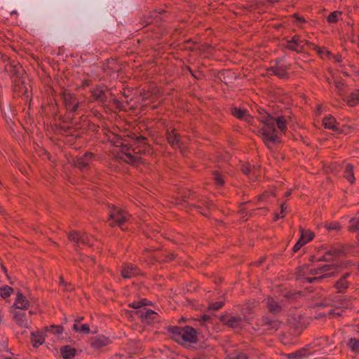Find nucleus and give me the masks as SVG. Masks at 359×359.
<instances>
[{
	"instance_id": "obj_1",
	"label": "nucleus",
	"mask_w": 359,
	"mask_h": 359,
	"mask_svg": "<svg viewBox=\"0 0 359 359\" xmlns=\"http://www.w3.org/2000/svg\"><path fill=\"white\" fill-rule=\"evenodd\" d=\"M325 262L313 266H302L297 272V279L302 283L318 282L320 280L333 276L339 273L343 268V264L337 258H334L331 253L327 254Z\"/></svg>"
},
{
	"instance_id": "obj_2",
	"label": "nucleus",
	"mask_w": 359,
	"mask_h": 359,
	"mask_svg": "<svg viewBox=\"0 0 359 359\" xmlns=\"http://www.w3.org/2000/svg\"><path fill=\"white\" fill-rule=\"evenodd\" d=\"M261 121L264 123L261 131L262 137L265 144L270 147L271 144L277 142L278 140L275 124L281 132L285 133L287 121L284 116L274 118L269 114H266L261 117Z\"/></svg>"
},
{
	"instance_id": "obj_3",
	"label": "nucleus",
	"mask_w": 359,
	"mask_h": 359,
	"mask_svg": "<svg viewBox=\"0 0 359 359\" xmlns=\"http://www.w3.org/2000/svg\"><path fill=\"white\" fill-rule=\"evenodd\" d=\"M168 330L172 334L174 339L179 344L185 345L195 343L197 340L196 331L190 326H170Z\"/></svg>"
},
{
	"instance_id": "obj_4",
	"label": "nucleus",
	"mask_w": 359,
	"mask_h": 359,
	"mask_svg": "<svg viewBox=\"0 0 359 359\" xmlns=\"http://www.w3.org/2000/svg\"><path fill=\"white\" fill-rule=\"evenodd\" d=\"M250 307L245 306L242 310L243 317L239 316H226L223 315L220 317V321L229 327L239 330H241L245 323H248L249 318L247 314L250 313Z\"/></svg>"
},
{
	"instance_id": "obj_5",
	"label": "nucleus",
	"mask_w": 359,
	"mask_h": 359,
	"mask_svg": "<svg viewBox=\"0 0 359 359\" xmlns=\"http://www.w3.org/2000/svg\"><path fill=\"white\" fill-rule=\"evenodd\" d=\"M130 215L124 210L112 205L109 208V222L110 226H118L123 230L124 225L129 222Z\"/></svg>"
},
{
	"instance_id": "obj_6",
	"label": "nucleus",
	"mask_w": 359,
	"mask_h": 359,
	"mask_svg": "<svg viewBox=\"0 0 359 359\" xmlns=\"http://www.w3.org/2000/svg\"><path fill=\"white\" fill-rule=\"evenodd\" d=\"M69 240L74 243L75 246L80 247L81 245H91V238L77 231H71L68 235Z\"/></svg>"
},
{
	"instance_id": "obj_7",
	"label": "nucleus",
	"mask_w": 359,
	"mask_h": 359,
	"mask_svg": "<svg viewBox=\"0 0 359 359\" xmlns=\"http://www.w3.org/2000/svg\"><path fill=\"white\" fill-rule=\"evenodd\" d=\"M334 309L330 310V313L334 316H339L341 315L342 308H347L348 306V301L345 299H339L334 302Z\"/></svg>"
},
{
	"instance_id": "obj_8",
	"label": "nucleus",
	"mask_w": 359,
	"mask_h": 359,
	"mask_svg": "<svg viewBox=\"0 0 359 359\" xmlns=\"http://www.w3.org/2000/svg\"><path fill=\"white\" fill-rule=\"evenodd\" d=\"M167 139L173 148L181 147L182 144H184L180 135L174 130L167 133Z\"/></svg>"
},
{
	"instance_id": "obj_9",
	"label": "nucleus",
	"mask_w": 359,
	"mask_h": 359,
	"mask_svg": "<svg viewBox=\"0 0 359 359\" xmlns=\"http://www.w3.org/2000/svg\"><path fill=\"white\" fill-rule=\"evenodd\" d=\"M140 274V270L131 264H126L124 265L121 275L124 278H130Z\"/></svg>"
},
{
	"instance_id": "obj_10",
	"label": "nucleus",
	"mask_w": 359,
	"mask_h": 359,
	"mask_svg": "<svg viewBox=\"0 0 359 359\" xmlns=\"http://www.w3.org/2000/svg\"><path fill=\"white\" fill-rule=\"evenodd\" d=\"M64 102L65 103L66 107L68 110L71 111H76L79 102L76 100V97L72 94H65L64 95Z\"/></svg>"
},
{
	"instance_id": "obj_11",
	"label": "nucleus",
	"mask_w": 359,
	"mask_h": 359,
	"mask_svg": "<svg viewBox=\"0 0 359 359\" xmlns=\"http://www.w3.org/2000/svg\"><path fill=\"white\" fill-rule=\"evenodd\" d=\"M29 306V302L27 300L21 292H18L17 297L15 299L14 306L15 309L23 310L28 309Z\"/></svg>"
},
{
	"instance_id": "obj_12",
	"label": "nucleus",
	"mask_w": 359,
	"mask_h": 359,
	"mask_svg": "<svg viewBox=\"0 0 359 359\" xmlns=\"http://www.w3.org/2000/svg\"><path fill=\"white\" fill-rule=\"evenodd\" d=\"M137 314L139 317L142 318V320L147 322L154 320L157 317V313L156 312L151 309H147L146 308H143L142 309H139L137 311Z\"/></svg>"
},
{
	"instance_id": "obj_13",
	"label": "nucleus",
	"mask_w": 359,
	"mask_h": 359,
	"mask_svg": "<svg viewBox=\"0 0 359 359\" xmlns=\"http://www.w3.org/2000/svg\"><path fill=\"white\" fill-rule=\"evenodd\" d=\"M93 158V154L86 153L81 157L78 158L75 162L76 166L83 170L88 168L91 159Z\"/></svg>"
},
{
	"instance_id": "obj_14",
	"label": "nucleus",
	"mask_w": 359,
	"mask_h": 359,
	"mask_svg": "<svg viewBox=\"0 0 359 359\" xmlns=\"http://www.w3.org/2000/svg\"><path fill=\"white\" fill-rule=\"evenodd\" d=\"M350 276L349 273H344L342 277L336 283L335 288L339 292H343L346 290L348 285L349 282L346 280V278Z\"/></svg>"
},
{
	"instance_id": "obj_15",
	"label": "nucleus",
	"mask_w": 359,
	"mask_h": 359,
	"mask_svg": "<svg viewBox=\"0 0 359 359\" xmlns=\"http://www.w3.org/2000/svg\"><path fill=\"white\" fill-rule=\"evenodd\" d=\"M111 342L110 339L104 336H98L92 339V346L95 348H100L108 345Z\"/></svg>"
},
{
	"instance_id": "obj_16",
	"label": "nucleus",
	"mask_w": 359,
	"mask_h": 359,
	"mask_svg": "<svg viewBox=\"0 0 359 359\" xmlns=\"http://www.w3.org/2000/svg\"><path fill=\"white\" fill-rule=\"evenodd\" d=\"M231 113L233 116L241 120L250 121V119L251 118L247 110L244 109L233 107L231 110Z\"/></svg>"
},
{
	"instance_id": "obj_17",
	"label": "nucleus",
	"mask_w": 359,
	"mask_h": 359,
	"mask_svg": "<svg viewBox=\"0 0 359 359\" xmlns=\"http://www.w3.org/2000/svg\"><path fill=\"white\" fill-rule=\"evenodd\" d=\"M323 123L325 128L333 131H337L339 130V123L337 122L336 119L331 116L325 117L323 118Z\"/></svg>"
},
{
	"instance_id": "obj_18",
	"label": "nucleus",
	"mask_w": 359,
	"mask_h": 359,
	"mask_svg": "<svg viewBox=\"0 0 359 359\" xmlns=\"http://www.w3.org/2000/svg\"><path fill=\"white\" fill-rule=\"evenodd\" d=\"M73 330L81 334H88L90 332V326L88 324H81L79 322H74L73 325Z\"/></svg>"
},
{
	"instance_id": "obj_19",
	"label": "nucleus",
	"mask_w": 359,
	"mask_h": 359,
	"mask_svg": "<svg viewBox=\"0 0 359 359\" xmlns=\"http://www.w3.org/2000/svg\"><path fill=\"white\" fill-rule=\"evenodd\" d=\"M13 317L16 323L20 326H27V323L25 319V313L18 309H13Z\"/></svg>"
},
{
	"instance_id": "obj_20",
	"label": "nucleus",
	"mask_w": 359,
	"mask_h": 359,
	"mask_svg": "<svg viewBox=\"0 0 359 359\" xmlns=\"http://www.w3.org/2000/svg\"><path fill=\"white\" fill-rule=\"evenodd\" d=\"M344 100L351 107L356 105L359 102V90H355L349 95L346 96Z\"/></svg>"
},
{
	"instance_id": "obj_21",
	"label": "nucleus",
	"mask_w": 359,
	"mask_h": 359,
	"mask_svg": "<svg viewBox=\"0 0 359 359\" xmlns=\"http://www.w3.org/2000/svg\"><path fill=\"white\" fill-rule=\"evenodd\" d=\"M271 72L273 74L281 79H284L287 76L286 67L282 64H278L276 67H273Z\"/></svg>"
},
{
	"instance_id": "obj_22",
	"label": "nucleus",
	"mask_w": 359,
	"mask_h": 359,
	"mask_svg": "<svg viewBox=\"0 0 359 359\" xmlns=\"http://www.w3.org/2000/svg\"><path fill=\"white\" fill-rule=\"evenodd\" d=\"M61 355L65 359H70L75 355V349L70 346H65L60 349Z\"/></svg>"
},
{
	"instance_id": "obj_23",
	"label": "nucleus",
	"mask_w": 359,
	"mask_h": 359,
	"mask_svg": "<svg viewBox=\"0 0 359 359\" xmlns=\"http://www.w3.org/2000/svg\"><path fill=\"white\" fill-rule=\"evenodd\" d=\"M92 94L94 98L100 102H104L107 100L104 91L100 88L94 89L92 91Z\"/></svg>"
},
{
	"instance_id": "obj_24",
	"label": "nucleus",
	"mask_w": 359,
	"mask_h": 359,
	"mask_svg": "<svg viewBox=\"0 0 359 359\" xmlns=\"http://www.w3.org/2000/svg\"><path fill=\"white\" fill-rule=\"evenodd\" d=\"M267 306L269 311L273 313H278L281 310V306L273 299H267Z\"/></svg>"
},
{
	"instance_id": "obj_25",
	"label": "nucleus",
	"mask_w": 359,
	"mask_h": 359,
	"mask_svg": "<svg viewBox=\"0 0 359 359\" xmlns=\"http://www.w3.org/2000/svg\"><path fill=\"white\" fill-rule=\"evenodd\" d=\"M344 175L345 177L351 182L353 183L354 182V175L353 171V166L351 164H346L344 166Z\"/></svg>"
},
{
	"instance_id": "obj_26",
	"label": "nucleus",
	"mask_w": 359,
	"mask_h": 359,
	"mask_svg": "<svg viewBox=\"0 0 359 359\" xmlns=\"http://www.w3.org/2000/svg\"><path fill=\"white\" fill-rule=\"evenodd\" d=\"M347 346L353 352L359 353V339H349L347 342Z\"/></svg>"
},
{
	"instance_id": "obj_27",
	"label": "nucleus",
	"mask_w": 359,
	"mask_h": 359,
	"mask_svg": "<svg viewBox=\"0 0 359 359\" xmlns=\"http://www.w3.org/2000/svg\"><path fill=\"white\" fill-rule=\"evenodd\" d=\"M301 236L299 238L300 241H305V244L309 241L312 240L313 238V233L308 230H304L302 229H300Z\"/></svg>"
},
{
	"instance_id": "obj_28",
	"label": "nucleus",
	"mask_w": 359,
	"mask_h": 359,
	"mask_svg": "<svg viewBox=\"0 0 359 359\" xmlns=\"http://www.w3.org/2000/svg\"><path fill=\"white\" fill-rule=\"evenodd\" d=\"M307 357V351L306 350H299L298 351L288 354L289 359H302Z\"/></svg>"
},
{
	"instance_id": "obj_29",
	"label": "nucleus",
	"mask_w": 359,
	"mask_h": 359,
	"mask_svg": "<svg viewBox=\"0 0 359 359\" xmlns=\"http://www.w3.org/2000/svg\"><path fill=\"white\" fill-rule=\"evenodd\" d=\"M13 291V288H11L8 285H4L1 287H0V296L2 298L6 299L11 296Z\"/></svg>"
},
{
	"instance_id": "obj_30",
	"label": "nucleus",
	"mask_w": 359,
	"mask_h": 359,
	"mask_svg": "<svg viewBox=\"0 0 359 359\" xmlns=\"http://www.w3.org/2000/svg\"><path fill=\"white\" fill-rule=\"evenodd\" d=\"M341 15V12L337 11H334L327 16V20L330 23H335L339 20Z\"/></svg>"
},
{
	"instance_id": "obj_31",
	"label": "nucleus",
	"mask_w": 359,
	"mask_h": 359,
	"mask_svg": "<svg viewBox=\"0 0 359 359\" xmlns=\"http://www.w3.org/2000/svg\"><path fill=\"white\" fill-rule=\"evenodd\" d=\"M32 341L34 346L36 347L43 343L44 337L42 335H35L32 334Z\"/></svg>"
},
{
	"instance_id": "obj_32",
	"label": "nucleus",
	"mask_w": 359,
	"mask_h": 359,
	"mask_svg": "<svg viewBox=\"0 0 359 359\" xmlns=\"http://www.w3.org/2000/svg\"><path fill=\"white\" fill-rule=\"evenodd\" d=\"M62 332L63 329L62 327L55 325L50 326L47 330V333H53L55 335H60Z\"/></svg>"
},
{
	"instance_id": "obj_33",
	"label": "nucleus",
	"mask_w": 359,
	"mask_h": 359,
	"mask_svg": "<svg viewBox=\"0 0 359 359\" xmlns=\"http://www.w3.org/2000/svg\"><path fill=\"white\" fill-rule=\"evenodd\" d=\"M349 229L352 231H358V234H359V220L355 218H352L350 220Z\"/></svg>"
},
{
	"instance_id": "obj_34",
	"label": "nucleus",
	"mask_w": 359,
	"mask_h": 359,
	"mask_svg": "<svg viewBox=\"0 0 359 359\" xmlns=\"http://www.w3.org/2000/svg\"><path fill=\"white\" fill-rule=\"evenodd\" d=\"M266 325L268 327V329L276 330L278 329L280 323L276 320H269L266 322Z\"/></svg>"
},
{
	"instance_id": "obj_35",
	"label": "nucleus",
	"mask_w": 359,
	"mask_h": 359,
	"mask_svg": "<svg viewBox=\"0 0 359 359\" xmlns=\"http://www.w3.org/2000/svg\"><path fill=\"white\" fill-rule=\"evenodd\" d=\"M145 305L144 300H140V301H134L133 302L130 303L129 306L133 309H142L143 306Z\"/></svg>"
},
{
	"instance_id": "obj_36",
	"label": "nucleus",
	"mask_w": 359,
	"mask_h": 359,
	"mask_svg": "<svg viewBox=\"0 0 359 359\" xmlns=\"http://www.w3.org/2000/svg\"><path fill=\"white\" fill-rule=\"evenodd\" d=\"M226 359H247V357L242 353H233L229 355Z\"/></svg>"
},
{
	"instance_id": "obj_37",
	"label": "nucleus",
	"mask_w": 359,
	"mask_h": 359,
	"mask_svg": "<svg viewBox=\"0 0 359 359\" xmlns=\"http://www.w3.org/2000/svg\"><path fill=\"white\" fill-rule=\"evenodd\" d=\"M243 172L248 175L250 178L252 177L255 175L256 170L255 169L251 168L250 167H245L243 169Z\"/></svg>"
},
{
	"instance_id": "obj_38",
	"label": "nucleus",
	"mask_w": 359,
	"mask_h": 359,
	"mask_svg": "<svg viewBox=\"0 0 359 359\" xmlns=\"http://www.w3.org/2000/svg\"><path fill=\"white\" fill-rule=\"evenodd\" d=\"M287 46L290 50H295V51H299L301 49L299 46L296 45L294 43V40L293 39L287 41Z\"/></svg>"
},
{
	"instance_id": "obj_39",
	"label": "nucleus",
	"mask_w": 359,
	"mask_h": 359,
	"mask_svg": "<svg viewBox=\"0 0 359 359\" xmlns=\"http://www.w3.org/2000/svg\"><path fill=\"white\" fill-rule=\"evenodd\" d=\"M327 229L328 230L338 231L340 229V225L337 222L331 223L327 225Z\"/></svg>"
},
{
	"instance_id": "obj_40",
	"label": "nucleus",
	"mask_w": 359,
	"mask_h": 359,
	"mask_svg": "<svg viewBox=\"0 0 359 359\" xmlns=\"http://www.w3.org/2000/svg\"><path fill=\"white\" fill-rule=\"evenodd\" d=\"M222 306H223L222 302H217L215 303H212L210 306V309L215 311V310L220 309Z\"/></svg>"
},
{
	"instance_id": "obj_41",
	"label": "nucleus",
	"mask_w": 359,
	"mask_h": 359,
	"mask_svg": "<svg viewBox=\"0 0 359 359\" xmlns=\"http://www.w3.org/2000/svg\"><path fill=\"white\" fill-rule=\"evenodd\" d=\"M304 245H305V241H302L299 239L293 247V251L297 252Z\"/></svg>"
},
{
	"instance_id": "obj_42",
	"label": "nucleus",
	"mask_w": 359,
	"mask_h": 359,
	"mask_svg": "<svg viewBox=\"0 0 359 359\" xmlns=\"http://www.w3.org/2000/svg\"><path fill=\"white\" fill-rule=\"evenodd\" d=\"M125 161L130 163H133L136 161V157L131 154H127L126 155Z\"/></svg>"
},
{
	"instance_id": "obj_43",
	"label": "nucleus",
	"mask_w": 359,
	"mask_h": 359,
	"mask_svg": "<svg viewBox=\"0 0 359 359\" xmlns=\"http://www.w3.org/2000/svg\"><path fill=\"white\" fill-rule=\"evenodd\" d=\"M215 181L217 184L218 185H222L224 183L223 179L222 176L219 174H215L214 176Z\"/></svg>"
},
{
	"instance_id": "obj_44",
	"label": "nucleus",
	"mask_w": 359,
	"mask_h": 359,
	"mask_svg": "<svg viewBox=\"0 0 359 359\" xmlns=\"http://www.w3.org/2000/svg\"><path fill=\"white\" fill-rule=\"evenodd\" d=\"M292 39L294 40V43L299 46L300 48H302V43L303 42V41L300 39L299 36H294Z\"/></svg>"
},
{
	"instance_id": "obj_45",
	"label": "nucleus",
	"mask_w": 359,
	"mask_h": 359,
	"mask_svg": "<svg viewBox=\"0 0 359 359\" xmlns=\"http://www.w3.org/2000/svg\"><path fill=\"white\" fill-rule=\"evenodd\" d=\"M298 294H300V293L299 292ZM297 295V294H285V296L290 299H294L296 298V296Z\"/></svg>"
},
{
	"instance_id": "obj_46",
	"label": "nucleus",
	"mask_w": 359,
	"mask_h": 359,
	"mask_svg": "<svg viewBox=\"0 0 359 359\" xmlns=\"http://www.w3.org/2000/svg\"><path fill=\"white\" fill-rule=\"evenodd\" d=\"M280 208H281V213H283L287 208V205L285 203H283L281 205Z\"/></svg>"
},
{
	"instance_id": "obj_47",
	"label": "nucleus",
	"mask_w": 359,
	"mask_h": 359,
	"mask_svg": "<svg viewBox=\"0 0 359 359\" xmlns=\"http://www.w3.org/2000/svg\"><path fill=\"white\" fill-rule=\"evenodd\" d=\"M319 53L320 54L321 56H323V54H325V53L329 54V53L327 50H324V49L322 50H319Z\"/></svg>"
},
{
	"instance_id": "obj_48",
	"label": "nucleus",
	"mask_w": 359,
	"mask_h": 359,
	"mask_svg": "<svg viewBox=\"0 0 359 359\" xmlns=\"http://www.w3.org/2000/svg\"><path fill=\"white\" fill-rule=\"evenodd\" d=\"M209 319H210V318H209L208 316H204L203 317L202 320H203V322H206V321H208Z\"/></svg>"
},
{
	"instance_id": "obj_49",
	"label": "nucleus",
	"mask_w": 359,
	"mask_h": 359,
	"mask_svg": "<svg viewBox=\"0 0 359 359\" xmlns=\"http://www.w3.org/2000/svg\"><path fill=\"white\" fill-rule=\"evenodd\" d=\"M297 20L298 22H304V19H302V18H297Z\"/></svg>"
},
{
	"instance_id": "obj_50",
	"label": "nucleus",
	"mask_w": 359,
	"mask_h": 359,
	"mask_svg": "<svg viewBox=\"0 0 359 359\" xmlns=\"http://www.w3.org/2000/svg\"><path fill=\"white\" fill-rule=\"evenodd\" d=\"M354 43H356L359 46V36H357V39L354 41Z\"/></svg>"
},
{
	"instance_id": "obj_51",
	"label": "nucleus",
	"mask_w": 359,
	"mask_h": 359,
	"mask_svg": "<svg viewBox=\"0 0 359 359\" xmlns=\"http://www.w3.org/2000/svg\"><path fill=\"white\" fill-rule=\"evenodd\" d=\"M83 320V317H81V318H79V319H76L75 320V322H79L81 323V321Z\"/></svg>"
}]
</instances>
